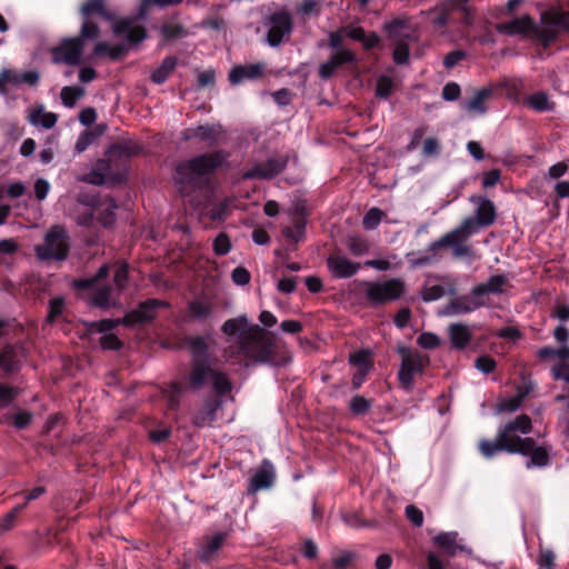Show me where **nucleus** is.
<instances>
[{"mask_svg": "<svg viewBox=\"0 0 569 569\" xmlns=\"http://www.w3.org/2000/svg\"><path fill=\"white\" fill-rule=\"evenodd\" d=\"M398 353L401 358L398 380L406 390H411L415 386V378L421 376L430 363L428 355L408 347H399Z\"/></svg>", "mask_w": 569, "mask_h": 569, "instance_id": "10", "label": "nucleus"}, {"mask_svg": "<svg viewBox=\"0 0 569 569\" xmlns=\"http://www.w3.org/2000/svg\"><path fill=\"white\" fill-rule=\"evenodd\" d=\"M393 90V81L388 76H381L377 80L376 94L379 98L387 99L390 97Z\"/></svg>", "mask_w": 569, "mask_h": 569, "instance_id": "50", "label": "nucleus"}, {"mask_svg": "<svg viewBox=\"0 0 569 569\" xmlns=\"http://www.w3.org/2000/svg\"><path fill=\"white\" fill-rule=\"evenodd\" d=\"M226 158L227 153L216 151L178 164L173 179L180 193L187 196L190 190L204 184L211 172L220 167Z\"/></svg>", "mask_w": 569, "mask_h": 569, "instance_id": "2", "label": "nucleus"}, {"mask_svg": "<svg viewBox=\"0 0 569 569\" xmlns=\"http://www.w3.org/2000/svg\"><path fill=\"white\" fill-rule=\"evenodd\" d=\"M214 303L207 297H198L188 305V315L193 319L203 320L212 316Z\"/></svg>", "mask_w": 569, "mask_h": 569, "instance_id": "29", "label": "nucleus"}, {"mask_svg": "<svg viewBox=\"0 0 569 569\" xmlns=\"http://www.w3.org/2000/svg\"><path fill=\"white\" fill-rule=\"evenodd\" d=\"M81 13L84 18V21H90L89 17L92 13H99L106 19H111V17L106 12L103 8V0H88L81 8Z\"/></svg>", "mask_w": 569, "mask_h": 569, "instance_id": "45", "label": "nucleus"}, {"mask_svg": "<svg viewBox=\"0 0 569 569\" xmlns=\"http://www.w3.org/2000/svg\"><path fill=\"white\" fill-rule=\"evenodd\" d=\"M531 429V419L527 415H520L513 421L508 422L499 431V439L505 446V451L528 456L533 448V439L522 436L528 435Z\"/></svg>", "mask_w": 569, "mask_h": 569, "instance_id": "6", "label": "nucleus"}, {"mask_svg": "<svg viewBox=\"0 0 569 569\" xmlns=\"http://www.w3.org/2000/svg\"><path fill=\"white\" fill-rule=\"evenodd\" d=\"M383 217V212L378 208H371L367 211L362 219V226L366 230H373L376 229Z\"/></svg>", "mask_w": 569, "mask_h": 569, "instance_id": "47", "label": "nucleus"}, {"mask_svg": "<svg viewBox=\"0 0 569 569\" xmlns=\"http://www.w3.org/2000/svg\"><path fill=\"white\" fill-rule=\"evenodd\" d=\"M472 234H475L472 222L470 220H462L457 228L445 233L438 240L432 241L426 251L435 256L439 250L450 248L455 258L471 257L473 250L467 241Z\"/></svg>", "mask_w": 569, "mask_h": 569, "instance_id": "7", "label": "nucleus"}, {"mask_svg": "<svg viewBox=\"0 0 569 569\" xmlns=\"http://www.w3.org/2000/svg\"><path fill=\"white\" fill-rule=\"evenodd\" d=\"M189 348L193 357L192 369L189 375L190 386L193 389H200L203 386L211 383L218 393L226 395L231 390V382L227 375L214 370L208 361V345L206 339H191Z\"/></svg>", "mask_w": 569, "mask_h": 569, "instance_id": "3", "label": "nucleus"}, {"mask_svg": "<svg viewBox=\"0 0 569 569\" xmlns=\"http://www.w3.org/2000/svg\"><path fill=\"white\" fill-rule=\"evenodd\" d=\"M486 305L485 300L478 296H475L472 291L470 295H463L451 299L442 315L445 316H460L473 312Z\"/></svg>", "mask_w": 569, "mask_h": 569, "instance_id": "16", "label": "nucleus"}, {"mask_svg": "<svg viewBox=\"0 0 569 569\" xmlns=\"http://www.w3.org/2000/svg\"><path fill=\"white\" fill-rule=\"evenodd\" d=\"M168 303L157 299H149L139 305V307L130 312H128L123 319H103L100 321H94L90 326L99 332L104 335L110 333L112 329H114L120 323L126 326H133L138 323H144L151 321L156 315L157 309L161 307H167Z\"/></svg>", "mask_w": 569, "mask_h": 569, "instance_id": "8", "label": "nucleus"}, {"mask_svg": "<svg viewBox=\"0 0 569 569\" xmlns=\"http://www.w3.org/2000/svg\"><path fill=\"white\" fill-rule=\"evenodd\" d=\"M287 166L286 157H273L266 161L256 162L243 172L244 179H271L283 171Z\"/></svg>", "mask_w": 569, "mask_h": 569, "instance_id": "13", "label": "nucleus"}, {"mask_svg": "<svg viewBox=\"0 0 569 569\" xmlns=\"http://www.w3.org/2000/svg\"><path fill=\"white\" fill-rule=\"evenodd\" d=\"M100 345L107 350H117L121 347V341L113 333L103 335L100 339Z\"/></svg>", "mask_w": 569, "mask_h": 569, "instance_id": "63", "label": "nucleus"}, {"mask_svg": "<svg viewBox=\"0 0 569 569\" xmlns=\"http://www.w3.org/2000/svg\"><path fill=\"white\" fill-rule=\"evenodd\" d=\"M140 147L134 141H121L113 144L107 152L106 159L97 162L94 169L88 174L82 176L79 180L96 184L103 186L119 181L121 179L120 172H116L111 168V162L121 158H129L137 154Z\"/></svg>", "mask_w": 569, "mask_h": 569, "instance_id": "4", "label": "nucleus"}, {"mask_svg": "<svg viewBox=\"0 0 569 569\" xmlns=\"http://www.w3.org/2000/svg\"><path fill=\"white\" fill-rule=\"evenodd\" d=\"M329 271L335 278L346 279L355 276L359 269L360 263L352 261L345 254H331L327 259Z\"/></svg>", "mask_w": 569, "mask_h": 569, "instance_id": "18", "label": "nucleus"}, {"mask_svg": "<svg viewBox=\"0 0 569 569\" xmlns=\"http://www.w3.org/2000/svg\"><path fill=\"white\" fill-rule=\"evenodd\" d=\"M388 38L391 42H410L415 39V32L409 19L399 18L385 24Z\"/></svg>", "mask_w": 569, "mask_h": 569, "instance_id": "20", "label": "nucleus"}, {"mask_svg": "<svg viewBox=\"0 0 569 569\" xmlns=\"http://www.w3.org/2000/svg\"><path fill=\"white\" fill-rule=\"evenodd\" d=\"M355 54L349 50H337L331 58L321 63L319 68V76L322 79L330 78L336 70L345 63L353 61Z\"/></svg>", "mask_w": 569, "mask_h": 569, "instance_id": "23", "label": "nucleus"}, {"mask_svg": "<svg viewBox=\"0 0 569 569\" xmlns=\"http://www.w3.org/2000/svg\"><path fill=\"white\" fill-rule=\"evenodd\" d=\"M457 532H442L435 537V542L445 549L447 553L450 556L456 555L457 549H459V546L457 545Z\"/></svg>", "mask_w": 569, "mask_h": 569, "instance_id": "41", "label": "nucleus"}, {"mask_svg": "<svg viewBox=\"0 0 569 569\" xmlns=\"http://www.w3.org/2000/svg\"><path fill=\"white\" fill-rule=\"evenodd\" d=\"M523 104L536 112H550L556 109V102L545 91H536L527 96Z\"/></svg>", "mask_w": 569, "mask_h": 569, "instance_id": "28", "label": "nucleus"}, {"mask_svg": "<svg viewBox=\"0 0 569 569\" xmlns=\"http://www.w3.org/2000/svg\"><path fill=\"white\" fill-rule=\"evenodd\" d=\"M274 480V471L270 463H264L252 477L251 489L259 491L269 488Z\"/></svg>", "mask_w": 569, "mask_h": 569, "instance_id": "31", "label": "nucleus"}, {"mask_svg": "<svg viewBox=\"0 0 569 569\" xmlns=\"http://www.w3.org/2000/svg\"><path fill=\"white\" fill-rule=\"evenodd\" d=\"M393 49V60L397 64H405L409 60V42H392Z\"/></svg>", "mask_w": 569, "mask_h": 569, "instance_id": "48", "label": "nucleus"}, {"mask_svg": "<svg viewBox=\"0 0 569 569\" xmlns=\"http://www.w3.org/2000/svg\"><path fill=\"white\" fill-rule=\"evenodd\" d=\"M535 28L533 20L529 16H522L508 22L499 23L497 29L500 33L509 36L528 34Z\"/></svg>", "mask_w": 569, "mask_h": 569, "instance_id": "26", "label": "nucleus"}, {"mask_svg": "<svg viewBox=\"0 0 569 569\" xmlns=\"http://www.w3.org/2000/svg\"><path fill=\"white\" fill-rule=\"evenodd\" d=\"M369 352L365 350L357 351L350 355V363L357 367V369H361L363 367L371 368Z\"/></svg>", "mask_w": 569, "mask_h": 569, "instance_id": "58", "label": "nucleus"}, {"mask_svg": "<svg viewBox=\"0 0 569 569\" xmlns=\"http://www.w3.org/2000/svg\"><path fill=\"white\" fill-rule=\"evenodd\" d=\"M446 293L455 295L456 289L450 288L449 290H446L441 284H427L421 291V297L425 301H436L442 298Z\"/></svg>", "mask_w": 569, "mask_h": 569, "instance_id": "43", "label": "nucleus"}, {"mask_svg": "<svg viewBox=\"0 0 569 569\" xmlns=\"http://www.w3.org/2000/svg\"><path fill=\"white\" fill-rule=\"evenodd\" d=\"M449 337L453 348L465 349L471 341L472 335L468 326L453 323L449 327Z\"/></svg>", "mask_w": 569, "mask_h": 569, "instance_id": "30", "label": "nucleus"}, {"mask_svg": "<svg viewBox=\"0 0 569 569\" xmlns=\"http://www.w3.org/2000/svg\"><path fill=\"white\" fill-rule=\"evenodd\" d=\"M224 130L218 123L198 126L196 128H188L182 132L184 140L200 139L209 146L217 144L223 137Z\"/></svg>", "mask_w": 569, "mask_h": 569, "instance_id": "17", "label": "nucleus"}, {"mask_svg": "<svg viewBox=\"0 0 569 569\" xmlns=\"http://www.w3.org/2000/svg\"><path fill=\"white\" fill-rule=\"evenodd\" d=\"M36 254L41 260H64L69 252V237L61 226H53L44 236V241L36 246Z\"/></svg>", "mask_w": 569, "mask_h": 569, "instance_id": "11", "label": "nucleus"}, {"mask_svg": "<svg viewBox=\"0 0 569 569\" xmlns=\"http://www.w3.org/2000/svg\"><path fill=\"white\" fill-rule=\"evenodd\" d=\"M226 538L227 535L224 532H217L210 537H206L197 550L199 559L203 562L213 560L226 541Z\"/></svg>", "mask_w": 569, "mask_h": 569, "instance_id": "22", "label": "nucleus"}, {"mask_svg": "<svg viewBox=\"0 0 569 569\" xmlns=\"http://www.w3.org/2000/svg\"><path fill=\"white\" fill-rule=\"evenodd\" d=\"M64 300L61 297L53 298L49 305L48 320L53 322L63 311Z\"/></svg>", "mask_w": 569, "mask_h": 569, "instance_id": "57", "label": "nucleus"}, {"mask_svg": "<svg viewBox=\"0 0 569 569\" xmlns=\"http://www.w3.org/2000/svg\"><path fill=\"white\" fill-rule=\"evenodd\" d=\"M479 449L483 457L492 458L498 452L503 451L505 446H502V441H500L499 433H498L495 441H491V440L480 441Z\"/></svg>", "mask_w": 569, "mask_h": 569, "instance_id": "46", "label": "nucleus"}, {"mask_svg": "<svg viewBox=\"0 0 569 569\" xmlns=\"http://www.w3.org/2000/svg\"><path fill=\"white\" fill-rule=\"evenodd\" d=\"M306 230V212L300 206H297L292 211V226L286 227L282 231L283 236L293 241H300L305 236Z\"/></svg>", "mask_w": 569, "mask_h": 569, "instance_id": "24", "label": "nucleus"}, {"mask_svg": "<svg viewBox=\"0 0 569 569\" xmlns=\"http://www.w3.org/2000/svg\"><path fill=\"white\" fill-rule=\"evenodd\" d=\"M109 273V267L103 264L100 267L96 277L84 280L76 281V286L80 289H91L92 296L90 298L91 305L99 308H108L116 305L113 297L114 288L111 286H102V280H106Z\"/></svg>", "mask_w": 569, "mask_h": 569, "instance_id": "12", "label": "nucleus"}, {"mask_svg": "<svg viewBox=\"0 0 569 569\" xmlns=\"http://www.w3.org/2000/svg\"><path fill=\"white\" fill-rule=\"evenodd\" d=\"M177 66V59L174 57H167L159 68L151 73V80L157 83H163L168 77L172 73Z\"/></svg>", "mask_w": 569, "mask_h": 569, "instance_id": "36", "label": "nucleus"}, {"mask_svg": "<svg viewBox=\"0 0 569 569\" xmlns=\"http://www.w3.org/2000/svg\"><path fill=\"white\" fill-rule=\"evenodd\" d=\"M20 351L13 347H6L2 352H0V367L7 371L12 372L17 369L20 362Z\"/></svg>", "mask_w": 569, "mask_h": 569, "instance_id": "34", "label": "nucleus"}, {"mask_svg": "<svg viewBox=\"0 0 569 569\" xmlns=\"http://www.w3.org/2000/svg\"><path fill=\"white\" fill-rule=\"evenodd\" d=\"M98 37V26L91 21H83L80 37L63 39L57 47L52 49L51 53L53 62L68 66L79 64L83 53V40L97 39Z\"/></svg>", "mask_w": 569, "mask_h": 569, "instance_id": "5", "label": "nucleus"}, {"mask_svg": "<svg viewBox=\"0 0 569 569\" xmlns=\"http://www.w3.org/2000/svg\"><path fill=\"white\" fill-rule=\"evenodd\" d=\"M530 459L527 461L526 467L528 469L533 467H545L549 462V456L546 447L543 446H537L536 441L533 440V448L530 450Z\"/></svg>", "mask_w": 569, "mask_h": 569, "instance_id": "37", "label": "nucleus"}, {"mask_svg": "<svg viewBox=\"0 0 569 569\" xmlns=\"http://www.w3.org/2000/svg\"><path fill=\"white\" fill-rule=\"evenodd\" d=\"M366 299L371 306H382L400 299L406 291V282L401 278H389L382 281H361Z\"/></svg>", "mask_w": 569, "mask_h": 569, "instance_id": "9", "label": "nucleus"}, {"mask_svg": "<svg viewBox=\"0 0 569 569\" xmlns=\"http://www.w3.org/2000/svg\"><path fill=\"white\" fill-rule=\"evenodd\" d=\"M31 413L26 410H17L12 413L7 412L0 415V422L6 425H13L18 429H22L29 425Z\"/></svg>", "mask_w": 569, "mask_h": 569, "instance_id": "35", "label": "nucleus"}, {"mask_svg": "<svg viewBox=\"0 0 569 569\" xmlns=\"http://www.w3.org/2000/svg\"><path fill=\"white\" fill-rule=\"evenodd\" d=\"M461 90L459 84L456 82H449L447 83L442 89V98L446 101H455L460 97Z\"/></svg>", "mask_w": 569, "mask_h": 569, "instance_id": "60", "label": "nucleus"}, {"mask_svg": "<svg viewBox=\"0 0 569 569\" xmlns=\"http://www.w3.org/2000/svg\"><path fill=\"white\" fill-rule=\"evenodd\" d=\"M418 345L425 349H435L440 345V339L431 332H423L417 339Z\"/></svg>", "mask_w": 569, "mask_h": 569, "instance_id": "54", "label": "nucleus"}, {"mask_svg": "<svg viewBox=\"0 0 569 569\" xmlns=\"http://www.w3.org/2000/svg\"><path fill=\"white\" fill-rule=\"evenodd\" d=\"M113 32L132 43H139L146 38V29L138 19H121L113 23Z\"/></svg>", "mask_w": 569, "mask_h": 569, "instance_id": "19", "label": "nucleus"}, {"mask_svg": "<svg viewBox=\"0 0 569 569\" xmlns=\"http://www.w3.org/2000/svg\"><path fill=\"white\" fill-rule=\"evenodd\" d=\"M219 400H209L204 403L202 410L198 411L193 417V423L197 427L209 426L214 421L216 412L220 407Z\"/></svg>", "mask_w": 569, "mask_h": 569, "instance_id": "32", "label": "nucleus"}, {"mask_svg": "<svg viewBox=\"0 0 569 569\" xmlns=\"http://www.w3.org/2000/svg\"><path fill=\"white\" fill-rule=\"evenodd\" d=\"M123 51L122 47H111L106 42H98L94 47V53L98 56L109 54L111 58L119 57Z\"/></svg>", "mask_w": 569, "mask_h": 569, "instance_id": "55", "label": "nucleus"}, {"mask_svg": "<svg viewBox=\"0 0 569 569\" xmlns=\"http://www.w3.org/2000/svg\"><path fill=\"white\" fill-rule=\"evenodd\" d=\"M471 202L477 204L475 216L467 217L465 220L472 222V229L475 233L479 232L480 229L491 226L496 220V208L492 201L482 197H471Z\"/></svg>", "mask_w": 569, "mask_h": 569, "instance_id": "15", "label": "nucleus"}, {"mask_svg": "<svg viewBox=\"0 0 569 569\" xmlns=\"http://www.w3.org/2000/svg\"><path fill=\"white\" fill-rule=\"evenodd\" d=\"M78 201L81 203H86L88 207L86 212L80 214L77 219L78 223L81 226H88L91 223L93 216H94V207H96V199L91 198L90 200L84 199L82 196H79Z\"/></svg>", "mask_w": 569, "mask_h": 569, "instance_id": "49", "label": "nucleus"}, {"mask_svg": "<svg viewBox=\"0 0 569 569\" xmlns=\"http://www.w3.org/2000/svg\"><path fill=\"white\" fill-rule=\"evenodd\" d=\"M542 20L552 22L558 30L569 31V11L552 10L545 12Z\"/></svg>", "mask_w": 569, "mask_h": 569, "instance_id": "40", "label": "nucleus"}, {"mask_svg": "<svg viewBox=\"0 0 569 569\" xmlns=\"http://www.w3.org/2000/svg\"><path fill=\"white\" fill-rule=\"evenodd\" d=\"M371 407L370 400L366 399L362 396H356L350 400V410L355 415H363Z\"/></svg>", "mask_w": 569, "mask_h": 569, "instance_id": "52", "label": "nucleus"}, {"mask_svg": "<svg viewBox=\"0 0 569 569\" xmlns=\"http://www.w3.org/2000/svg\"><path fill=\"white\" fill-rule=\"evenodd\" d=\"M116 204L112 200H106L103 203L94 207V212L100 213L98 218L103 227L111 226L114 221Z\"/></svg>", "mask_w": 569, "mask_h": 569, "instance_id": "42", "label": "nucleus"}, {"mask_svg": "<svg viewBox=\"0 0 569 569\" xmlns=\"http://www.w3.org/2000/svg\"><path fill=\"white\" fill-rule=\"evenodd\" d=\"M508 283V278L503 274L491 276L486 282L479 283L472 288L475 296L483 299L487 295H501L505 291V286Z\"/></svg>", "mask_w": 569, "mask_h": 569, "instance_id": "25", "label": "nucleus"}, {"mask_svg": "<svg viewBox=\"0 0 569 569\" xmlns=\"http://www.w3.org/2000/svg\"><path fill=\"white\" fill-rule=\"evenodd\" d=\"M49 191H50V183L46 179L39 178L36 180L34 194L39 201L44 200L47 198Z\"/></svg>", "mask_w": 569, "mask_h": 569, "instance_id": "62", "label": "nucleus"}, {"mask_svg": "<svg viewBox=\"0 0 569 569\" xmlns=\"http://www.w3.org/2000/svg\"><path fill=\"white\" fill-rule=\"evenodd\" d=\"M250 272L243 267H237L232 270L231 279L238 286H246L250 281Z\"/></svg>", "mask_w": 569, "mask_h": 569, "instance_id": "59", "label": "nucleus"}, {"mask_svg": "<svg viewBox=\"0 0 569 569\" xmlns=\"http://www.w3.org/2000/svg\"><path fill=\"white\" fill-rule=\"evenodd\" d=\"M266 68L263 62L238 64L231 69L229 80L232 84H239L244 80H254L263 76Z\"/></svg>", "mask_w": 569, "mask_h": 569, "instance_id": "21", "label": "nucleus"}, {"mask_svg": "<svg viewBox=\"0 0 569 569\" xmlns=\"http://www.w3.org/2000/svg\"><path fill=\"white\" fill-rule=\"evenodd\" d=\"M267 26L268 43L272 47H277L282 42L283 38L291 32L292 21L287 12H276L268 19Z\"/></svg>", "mask_w": 569, "mask_h": 569, "instance_id": "14", "label": "nucleus"}, {"mask_svg": "<svg viewBox=\"0 0 569 569\" xmlns=\"http://www.w3.org/2000/svg\"><path fill=\"white\" fill-rule=\"evenodd\" d=\"M440 152V143L436 138H427L423 142L422 154L425 157H435Z\"/></svg>", "mask_w": 569, "mask_h": 569, "instance_id": "61", "label": "nucleus"}, {"mask_svg": "<svg viewBox=\"0 0 569 569\" xmlns=\"http://www.w3.org/2000/svg\"><path fill=\"white\" fill-rule=\"evenodd\" d=\"M241 330L237 345L229 357L246 367L253 365L284 366L289 362L288 353L276 339L259 326H249L246 316L229 319L222 325L223 333L233 336Z\"/></svg>", "mask_w": 569, "mask_h": 569, "instance_id": "1", "label": "nucleus"}, {"mask_svg": "<svg viewBox=\"0 0 569 569\" xmlns=\"http://www.w3.org/2000/svg\"><path fill=\"white\" fill-rule=\"evenodd\" d=\"M492 93L491 89L482 88L478 90L475 96L465 103V109L470 112L483 114L487 111L486 101Z\"/></svg>", "mask_w": 569, "mask_h": 569, "instance_id": "33", "label": "nucleus"}, {"mask_svg": "<svg viewBox=\"0 0 569 569\" xmlns=\"http://www.w3.org/2000/svg\"><path fill=\"white\" fill-rule=\"evenodd\" d=\"M552 373L556 379L569 381V363L560 361L552 368Z\"/></svg>", "mask_w": 569, "mask_h": 569, "instance_id": "64", "label": "nucleus"}, {"mask_svg": "<svg viewBox=\"0 0 569 569\" xmlns=\"http://www.w3.org/2000/svg\"><path fill=\"white\" fill-rule=\"evenodd\" d=\"M86 91L81 87L66 86L61 89L60 98L64 107L73 108L77 101L84 96Z\"/></svg>", "mask_w": 569, "mask_h": 569, "instance_id": "38", "label": "nucleus"}, {"mask_svg": "<svg viewBox=\"0 0 569 569\" xmlns=\"http://www.w3.org/2000/svg\"><path fill=\"white\" fill-rule=\"evenodd\" d=\"M28 121L33 127L51 129L58 121V114L54 112L46 111L44 107L39 104L29 110Z\"/></svg>", "mask_w": 569, "mask_h": 569, "instance_id": "27", "label": "nucleus"}, {"mask_svg": "<svg viewBox=\"0 0 569 569\" xmlns=\"http://www.w3.org/2000/svg\"><path fill=\"white\" fill-rule=\"evenodd\" d=\"M18 396V389L0 383V406L7 407Z\"/></svg>", "mask_w": 569, "mask_h": 569, "instance_id": "56", "label": "nucleus"}, {"mask_svg": "<svg viewBox=\"0 0 569 569\" xmlns=\"http://www.w3.org/2000/svg\"><path fill=\"white\" fill-rule=\"evenodd\" d=\"M346 246L353 256H363L369 251V242L359 234H349L346 238Z\"/></svg>", "mask_w": 569, "mask_h": 569, "instance_id": "39", "label": "nucleus"}, {"mask_svg": "<svg viewBox=\"0 0 569 569\" xmlns=\"http://www.w3.org/2000/svg\"><path fill=\"white\" fill-rule=\"evenodd\" d=\"M541 27L537 29V36L543 46L548 47L558 37L559 30L550 21H543L541 19Z\"/></svg>", "mask_w": 569, "mask_h": 569, "instance_id": "44", "label": "nucleus"}, {"mask_svg": "<svg viewBox=\"0 0 569 569\" xmlns=\"http://www.w3.org/2000/svg\"><path fill=\"white\" fill-rule=\"evenodd\" d=\"M231 249V242L227 233H219L213 240V251L218 256L227 254Z\"/></svg>", "mask_w": 569, "mask_h": 569, "instance_id": "51", "label": "nucleus"}, {"mask_svg": "<svg viewBox=\"0 0 569 569\" xmlns=\"http://www.w3.org/2000/svg\"><path fill=\"white\" fill-rule=\"evenodd\" d=\"M0 79L4 88L7 84L19 86L21 84V72L13 69H3L0 72Z\"/></svg>", "mask_w": 569, "mask_h": 569, "instance_id": "53", "label": "nucleus"}]
</instances>
